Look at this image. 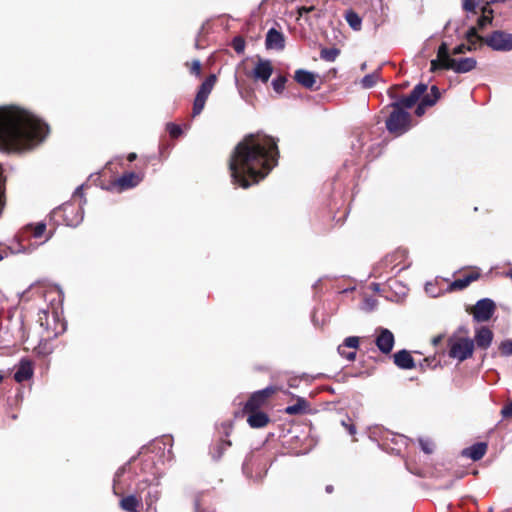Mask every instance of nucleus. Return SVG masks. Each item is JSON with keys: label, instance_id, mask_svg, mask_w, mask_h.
<instances>
[{"label": "nucleus", "instance_id": "nucleus-24", "mask_svg": "<svg viewBox=\"0 0 512 512\" xmlns=\"http://www.w3.org/2000/svg\"><path fill=\"white\" fill-rule=\"evenodd\" d=\"M308 407V402L304 398L298 397L296 403L287 406L284 411L288 415H301L307 411Z\"/></svg>", "mask_w": 512, "mask_h": 512}, {"label": "nucleus", "instance_id": "nucleus-31", "mask_svg": "<svg viewBox=\"0 0 512 512\" xmlns=\"http://www.w3.org/2000/svg\"><path fill=\"white\" fill-rule=\"evenodd\" d=\"M499 351L502 356L508 357L512 355V339H506L499 345Z\"/></svg>", "mask_w": 512, "mask_h": 512}, {"label": "nucleus", "instance_id": "nucleus-56", "mask_svg": "<svg viewBox=\"0 0 512 512\" xmlns=\"http://www.w3.org/2000/svg\"><path fill=\"white\" fill-rule=\"evenodd\" d=\"M373 289L375 291H379V284H373Z\"/></svg>", "mask_w": 512, "mask_h": 512}, {"label": "nucleus", "instance_id": "nucleus-14", "mask_svg": "<svg viewBox=\"0 0 512 512\" xmlns=\"http://www.w3.org/2000/svg\"><path fill=\"white\" fill-rule=\"evenodd\" d=\"M142 176L135 172H127L121 175L115 182L114 185L118 188L119 192L134 188L138 186L142 181Z\"/></svg>", "mask_w": 512, "mask_h": 512}, {"label": "nucleus", "instance_id": "nucleus-21", "mask_svg": "<svg viewBox=\"0 0 512 512\" xmlns=\"http://www.w3.org/2000/svg\"><path fill=\"white\" fill-rule=\"evenodd\" d=\"M294 79L297 83L307 89H312L316 83V75L305 69L296 70Z\"/></svg>", "mask_w": 512, "mask_h": 512}, {"label": "nucleus", "instance_id": "nucleus-23", "mask_svg": "<svg viewBox=\"0 0 512 512\" xmlns=\"http://www.w3.org/2000/svg\"><path fill=\"white\" fill-rule=\"evenodd\" d=\"M140 503V497H137L135 494H130L121 499L120 507L127 512H137Z\"/></svg>", "mask_w": 512, "mask_h": 512}, {"label": "nucleus", "instance_id": "nucleus-39", "mask_svg": "<svg viewBox=\"0 0 512 512\" xmlns=\"http://www.w3.org/2000/svg\"><path fill=\"white\" fill-rule=\"evenodd\" d=\"M500 413L504 419L512 418V400L501 409Z\"/></svg>", "mask_w": 512, "mask_h": 512}, {"label": "nucleus", "instance_id": "nucleus-25", "mask_svg": "<svg viewBox=\"0 0 512 512\" xmlns=\"http://www.w3.org/2000/svg\"><path fill=\"white\" fill-rule=\"evenodd\" d=\"M478 277H479V274H477V273L468 274V275L464 276L463 278L454 280L450 284L449 288H450V290H463L466 287H468L470 285V283L477 280Z\"/></svg>", "mask_w": 512, "mask_h": 512}, {"label": "nucleus", "instance_id": "nucleus-12", "mask_svg": "<svg viewBox=\"0 0 512 512\" xmlns=\"http://www.w3.org/2000/svg\"><path fill=\"white\" fill-rule=\"evenodd\" d=\"M272 73H273V67H272L270 60L259 58L257 63L255 64L254 69L252 70V77L255 80L266 83V82H268Z\"/></svg>", "mask_w": 512, "mask_h": 512}, {"label": "nucleus", "instance_id": "nucleus-45", "mask_svg": "<svg viewBox=\"0 0 512 512\" xmlns=\"http://www.w3.org/2000/svg\"><path fill=\"white\" fill-rule=\"evenodd\" d=\"M341 424H342V426H344L347 429V431L350 435L356 434V427L354 426V424H351V423L349 424V423L345 422L344 420L341 421Z\"/></svg>", "mask_w": 512, "mask_h": 512}, {"label": "nucleus", "instance_id": "nucleus-30", "mask_svg": "<svg viewBox=\"0 0 512 512\" xmlns=\"http://www.w3.org/2000/svg\"><path fill=\"white\" fill-rule=\"evenodd\" d=\"M340 51L337 48H324L321 50L320 56L323 60L333 62L336 60Z\"/></svg>", "mask_w": 512, "mask_h": 512}, {"label": "nucleus", "instance_id": "nucleus-48", "mask_svg": "<svg viewBox=\"0 0 512 512\" xmlns=\"http://www.w3.org/2000/svg\"><path fill=\"white\" fill-rule=\"evenodd\" d=\"M430 94L433 98H435V101L437 102L441 96L440 91L437 86H432L430 89Z\"/></svg>", "mask_w": 512, "mask_h": 512}, {"label": "nucleus", "instance_id": "nucleus-41", "mask_svg": "<svg viewBox=\"0 0 512 512\" xmlns=\"http://www.w3.org/2000/svg\"><path fill=\"white\" fill-rule=\"evenodd\" d=\"M467 41V49L469 52H472V51H475L477 50L478 48V43H484V41H481L480 39H471V40H466Z\"/></svg>", "mask_w": 512, "mask_h": 512}, {"label": "nucleus", "instance_id": "nucleus-44", "mask_svg": "<svg viewBox=\"0 0 512 512\" xmlns=\"http://www.w3.org/2000/svg\"><path fill=\"white\" fill-rule=\"evenodd\" d=\"M468 51L466 44H460L457 45L453 50L452 54L458 55V54H464Z\"/></svg>", "mask_w": 512, "mask_h": 512}, {"label": "nucleus", "instance_id": "nucleus-27", "mask_svg": "<svg viewBox=\"0 0 512 512\" xmlns=\"http://www.w3.org/2000/svg\"><path fill=\"white\" fill-rule=\"evenodd\" d=\"M25 230L32 231L34 238H40L46 231V223L38 222L36 224L29 223L25 226Z\"/></svg>", "mask_w": 512, "mask_h": 512}, {"label": "nucleus", "instance_id": "nucleus-10", "mask_svg": "<svg viewBox=\"0 0 512 512\" xmlns=\"http://www.w3.org/2000/svg\"><path fill=\"white\" fill-rule=\"evenodd\" d=\"M275 392V388L270 386L262 390L254 392L247 400L244 410L245 411H257L262 407L266 400Z\"/></svg>", "mask_w": 512, "mask_h": 512}, {"label": "nucleus", "instance_id": "nucleus-4", "mask_svg": "<svg viewBox=\"0 0 512 512\" xmlns=\"http://www.w3.org/2000/svg\"><path fill=\"white\" fill-rule=\"evenodd\" d=\"M484 43L494 51H511L512 50V34L496 30L486 36Z\"/></svg>", "mask_w": 512, "mask_h": 512}, {"label": "nucleus", "instance_id": "nucleus-16", "mask_svg": "<svg viewBox=\"0 0 512 512\" xmlns=\"http://www.w3.org/2000/svg\"><path fill=\"white\" fill-rule=\"evenodd\" d=\"M494 334L492 330L486 326L476 328L474 336V345L481 350H487L493 341Z\"/></svg>", "mask_w": 512, "mask_h": 512}, {"label": "nucleus", "instance_id": "nucleus-2", "mask_svg": "<svg viewBox=\"0 0 512 512\" xmlns=\"http://www.w3.org/2000/svg\"><path fill=\"white\" fill-rule=\"evenodd\" d=\"M411 122L412 118L409 112L404 109L393 108L385 124L389 133L401 136L411 129Z\"/></svg>", "mask_w": 512, "mask_h": 512}, {"label": "nucleus", "instance_id": "nucleus-50", "mask_svg": "<svg viewBox=\"0 0 512 512\" xmlns=\"http://www.w3.org/2000/svg\"><path fill=\"white\" fill-rule=\"evenodd\" d=\"M344 358L347 359L348 361H354L356 358V352L350 351V352L346 353V355H344Z\"/></svg>", "mask_w": 512, "mask_h": 512}, {"label": "nucleus", "instance_id": "nucleus-20", "mask_svg": "<svg viewBox=\"0 0 512 512\" xmlns=\"http://www.w3.org/2000/svg\"><path fill=\"white\" fill-rule=\"evenodd\" d=\"M394 363L400 369L405 370L413 369L416 366L413 357L405 349L400 350L394 354Z\"/></svg>", "mask_w": 512, "mask_h": 512}, {"label": "nucleus", "instance_id": "nucleus-8", "mask_svg": "<svg viewBox=\"0 0 512 512\" xmlns=\"http://www.w3.org/2000/svg\"><path fill=\"white\" fill-rule=\"evenodd\" d=\"M427 91V85L424 83L417 84L413 90L407 95L404 96L397 101L393 102L391 104L392 108H411L413 107L418 100L424 95V93Z\"/></svg>", "mask_w": 512, "mask_h": 512}, {"label": "nucleus", "instance_id": "nucleus-33", "mask_svg": "<svg viewBox=\"0 0 512 512\" xmlns=\"http://www.w3.org/2000/svg\"><path fill=\"white\" fill-rule=\"evenodd\" d=\"M286 77L278 76L272 80V87L276 93H282L285 88Z\"/></svg>", "mask_w": 512, "mask_h": 512}, {"label": "nucleus", "instance_id": "nucleus-7", "mask_svg": "<svg viewBox=\"0 0 512 512\" xmlns=\"http://www.w3.org/2000/svg\"><path fill=\"white\" fill-rule=\"evenodd\" d=\"M496 309L494 301L490 298H483L476 302L472 315L475 322H486L491 319Z\"/></svg>", "mask_w": 512, "mask_h": 512}, {"label": "nucleus", "instance_id": "nucleus-9", "mask_svg": "<svg viewBox=\"0 0 512 512\" xmlns=\"http://www.w3.org/2000/svg\"><path fill=\"white\" fill-rule=\"evenodd\" d=\"M136 493L141 502L144 501L148 507H151L160 497L158 485H151L146 480L137 484Z\"/></svg>", "mask_w": 512, "mask_h": 512}, {"label": "nucleus", "instance_id": "nucleus-22", "mask_svg": "<svg viewBox=\"0 0 512 512\" xmlns=\"http://www.w3.org/2000/svg\"><path fill=\"white\" fill-rule=\"evenodd\" d=\"M250 414L247 418V422L250 427L252 428H262L266 426L269 422V416L260 411H248Z\"/></svg>", "mask_w": 512, "mask_h": 512}, {"label": "nucleus", "instance_id": "nucleus-51", "mask_svg": "<svg viewBox=\"0 0 512 512\" xmlns=\"http://www.w3.org/2000/svg\"><path fill=\"white\" fill-rule=\"evenodd\" d=\"M73 196H80L82 198L83 197V186H78L75 189Z\"/></svg>", "mask_w": 512, "mask_h": 512}, {"label": "nucleus", "instance_id": "nucleus-53", "mask_svg": "<svg viewBox=\"0 0 512 512\" xmlns=\"http://www.w3.org/2000/svg\"><path fill=\"white\" fill-rule=\"evenodd\" d=\"M136 157H137V156H136V154H135V153H130V154L128 155V158H127V159H128V161H130V162H131V161H134V160L136 159Z\"/></svg>", "mask_w": 512, "mask_h": 512}, {"label": "nucleus", "instance_id": "nucleus-3", "mask_svg": "<svg viewBox=\"0 0 512 512\" xmlns=\"http://www.w3.org/2000/svg\"><path fill=\"white\" fill-rule=\"evenodd\" d=\"M448 355L462 362L470 358L474 351V341L470 338L450 339L448 342Z\"/></svg>", "mask_w": 512, "mask_h": 512}, {"label": "nucleus", "instance_id": "nucleus-15", "mask_svg": "<svg viewBox=\"0 0 512 512\" xmlns=\"http://www.w3.org/2000/svg\"><path fill=\"white\" fill-rule=\"evenodd\" d=\"M476 65L477 61L472 57L453 59L450 61V64L446 65V70H452L455 73L462 74L472 71L475 69Z\"/></svg>", "mask_w": 512, "mask_h": 512}, {"label": "nucleus", "instance_id": "nucleus-28", "mask_svg": "<svg viewBox=\"0 0 512 512\" xmlns=\"http://www.w3.org/2000/svg\"><path fill=\"white\" fill-rule=\"evenodd\" d=\"M345 18L347 23L353 30L359 31L361 29L362 20L357 13L349 11L347 12Z\"/></svg>", "mask_w": 512, "mask_h": 512}, {"label": "nucleus", "instance_id": "nucleus-32", "mask_svg": "<svg viewBox=\"0 0 512 512\" xmlns=\"http://www.w3.org/2000/svg\"><path fill=\"white\" fill-rule=\"evenodd\" d=\"M377 79H378L377 74H375V73L367 74L362 78L361 84L364 88H372L376 84Z\"/></svg>", "mask_w": 512, "mask_h": 512}, {"label": "nucleus", "instance_id": "nucleus-47", "mask_svg": "<svg viewBox=\"0 0 512 512\" xmlns=\"http://www.w3.org/2000/svg\"><path fill=\"white\" fill-rule=\"evenodd\" d=\"M125 472V466L124 467H121L117 470L116 474H115V477H114V486H113V489H114V493L117 494V491H116V481L117 479L123 475Z\"/></svg>", "mask_w": 512, "mask_h": 512}, {"label": "nucleus", "instance_id": "nucleus-18", "mask_svg": "<svg viewBox=\"0 0 512 512\" xmlns=\"http://www.w3.org/2000/svg\"><path fill=\"white\" fill-rule=\"evenodd\" d=\"M33 376V365L29 359L23 358L20 360L18 368L14 373L16 382L21 383L29 380Z\"/></svg>", "mask_w": 512, "mask_h": 512}, {"label": "nucleus", "instance_id": "nucleus-29", "mask_svg": "<svg viewBox=\"0 0 512 512\" xmlns=\"http://www.w3.org/2000/svg\"><path fill=\"white\" fill-rule=\"evenodd\" d=\"M231 446V442L229 440H222L212 451V457L215 460H218L222 457L224 452L228 447Z\"/></svg>", "mask_w": 512, "mask_h": 512}, {"label": "nucleus", "instance_id": "nucleus-37", "mask_svg": "<svg viewBox=\"0 0 512 512\" xmlns=\"http://www.w3.org/2000/svg\"><path fill=\"white\" fill-rule=\"evenodd\" d=\"M465 39L466 40H471V39H480L481 41H484L485 37H482L478 34L477 32V28L475 27H470L466 33H465Z\"/></svg>", "mask_w": 512, "mask_h": 512}, {"label": "nucleus", "instance_id": "nucleus-26", "mask_svg": "<svg viewBox=\"0 0 512 512\" xmlns=\"http://www.w3.org/2000/svg\"><path fill=\"white\" fill-rule=\"evenodd\" d=\"M482 11L483 15L479 17L477 21L479 29H484L485 27H487L488 25H492L493 23L492 9L484 7Z\"/></svg>", "mask_w": 512, "mask_h": 512}, {"label": "nucleus", "instance_id": "nucleus-59", "mask_svg": "<svg viewBox=\"0 0 512 512\" xmlns=\"http://www.w3.org/2000/svg\"><path fill=\"white\" fill-rule=\"evenodd\" d=\"M3 381V376L0 374V383Z\"/></svg>", "mask_w": 512, "mask_h": 512}, {"label": "nucleus", "instance_id": "nucleus-11", "mask_svg": "<svg viewBox=\"0 0 512 512\" xmlns=\"http://www.w3.org/2000/svg\"><path fill=\"white\" fill-rule=\"evenodd\" d=\"M453 59L454 58L451 57L447 43L442 42L437 50V58L430 62V71L436 72L438 70H446V65L450 64V61Z\"/></svg>", "mask_w": 512, "mask_h": 512}, {"label": "nucleus", "instance_id": "nucleus-57", "mask_svg": "<svg viewBox=\"0 0 512 512\" xmlns=\"http://www.w3.org/2000/svg\"><path fill=\"white\" fill-rule=\"evenodd\" d=\"M52 235H53L52 232H49L47 237H46V241L49 240L52 237Z\"/></svg>", "mask_w": 512, "mask_h": 512}, {"label": "nucleus", "instance_id": "nucleus-5", "mask_svg": "<svg viewBox=\"0 0 512 512\" xmlns=\"http://www.w3.org/2000/svg\"><path fill=\"white\" fill-rule=\"evenodd\" d=\"M216 82V76L211 74L208 76L205 81L200 85L199 90L196 94L193 103V116L199 115L204 109L206 100L211 93L213 86Z\"/></svg>", "mask_w": 512, "mask_h": 512}, {"label": "nucleus", "instance_id": "nucleus-43", "mask_svg": "<svg viewBox=\"0 0 512 512\" xmlns=\"http://www.w3.org/2000/svg\"><path fill=\"white\" fill-rule=\"evenodd\" d=\"M476 3L473 0H464L463 9L469 12L475 11Z\"/></svg>", "mask_w": 512, "mask_h": 512}, {"label": "nucleus", "instance_id": "nucleus-13", "mask_svg": "<svg viewBox=\"0 0 512 512\" xmlns=\"http://www.w3.org/2000/svg\"><path fill=\"white\" fill-rule=\"evenodd\" d=\"M394 342V335L389 329H379V334L376 337L375 344L383 354H388L392 351Z\"/></svg>", "mask_w": 512, "mask_h": 512}, {"label": "nucleus", "instance_id": "nucleus-55", "mask_svg": "<svg viewBox=\"0 0 512 512\" xmlns=\"http://www.w3.org/2000/svg\"><path fill=\"white\" fill-rule=\"evenodd\" d=\"M440 341H441V337H440V336H438V337H436V338H434V339H433V343H434L435 345H437Z\"/></svg>", "mask_w": 512, "mask_h": 512}, {"label": "nucleus", "instance_id": "nucleus-54", "mask_svg": "<svg viewBox=\"0 0 512 512\" xmlns=\"http://www.w3.org/2000/svg\"><path fill=\"white\" fill-rule=\"evenodd\" d=\"M325 490H326L327 493H331L333 491V486L332 485H327Z\"/></svg>", "mask_w": 512, "mask_h": 512}, {"label": "nucleus", "instance_id": "nucleus-35", "mask_svg": "<svg viewBox=\"0 0 512 512\" xmlns=\"http://www.w3.org/2000/svg\"><path fill=\"white\" fill-rule=\"evenodd\" d=\"M166 129L173 138H177L182 134L181 127L175 123H167Z\"/></svg>", "mask_w": 512, "mask_h": 512}, {"label": "nucleus", "instance_id": "nucleus-60", "mask_svg": "<svg viewBox=\"0 0 512 512\" xmlns=\"http://www.w3.org/2000/svg\"><path fill=\"white\" fill-rule=\"evenodd\" d=\"M2 259H3V257H2V255L0 254V260H2Z\"/></svg>", "mask_w": 512, "mask_h": 512}, {"label": "nucleus", "instance_id": "nucleus-40", "mask_svg": "<svg viewBox=\"0 0 512 512\" xmlns=\"http://www.w3.org/2000/svg\"><path fill=\"white\" fill-rule=\"evenodd\" d=\"M190 72L197 77L200 76L201 73V62L199 60H193L191 63Z\"/></svg>", "mask_w": 512, "mask_h": 512}, {"label": "nucleus", "instance_id": "nucleus-34", "mask_svg": "<svg viewBox=\"0 0 512 512\" xmlns=\"http://www.w3.org/2000/svg\"><path fill=\"white\" fill-rule=\"evenodd\" d=\"M232 46L236 53L241 54L245 49V41L242 37L237 36L233 39Z\"/></svg>", "mask_w": 512, "mask_h": 512}, {"label": "nucleus", "instance_id": "nucleus-17", "mask_svg": "<svg viewBox=\"0 0 512 512\" xmlns=\"http://www.w3.org/2000/svg\"><path fill=\"white\" fill-rule=\"evenodd\" d=\"M265 45L267 49L282 50L285 47L284 35L275 28L269 29L266 34Z\"/></svg>", "mask_w": 512, "mask_h": 512}, {"label": "nucleus", "instance_id": "nucleus-36", "mask_svg": "<svg viewBox=\"0 0 512 512\" xmlns=\"http://www.w3.org/2000/svg\"><path fill=\"white\" fill-rule=\"evenodd\" d=\"M342 345L345 346L346 348L357 349L359 346V338L356 336H349L345 338Z\"/></svg>", "mask_w": 512, "mask_h": 512}, {"label": "nucleus", "instance_id": "nucleus-49", "mask_svg": "<svg viewBox=\"0 0 512 512\" xmlns=\"http://www.w3.org/2000/svg\"><path fill=\"white\" fill-rule=\"evenodd\" d=\"M313 10H314V6H310V7L303 6L298 9V14H299V16L302 17L304 14H308Z\"/></svg>", "mask_w": 512, "mask_h": 512}, {"label": "nucleus", "instance_id": "nucleus-19", "mask_svg": "<svg viewBox=\"0 0 512 512\" xmlns=\"http://www.w3.org/2000/svg\"><path fill=\"white\" fill-rule=\"evenodd\" d=\"M487 451V443L477 442L462 450L461 455L473 461H478L483 458Z\"/></svg>", "mask_w": 512, "mask_h": 512}, {"label": "nucleus", "instance_id": "nucleus-6", "mask_svg": "<svg viewBox=\"0 0 512 512\" xmlns=\"http://www.w3.org/2000/svg\"><path fill=\"white\" fill-rule=\"evenodd\" d=\"M60 210L64 213V222L67 226L76 227L83 221L84 211L82 205L75 207L72 203L67 202L54 209L53 213H57Z\"/></svg>", "mask_w": 512, "mask_h": 512}, {"label": "nucleus", "instance_id": "nucleus-58", "mask_svg": "<svg viewBox=\"0 0 512 512\" xmlns=\"http://www.w3.org/2000/svg\"><path fill=\"white\" fill-rule=\"evenodd\" d=\"M18 252H23V253H25V252H26V248H22V249L18 250Z\"/></svg>", "mask_w": 512, "mask_h": 512}, {"label": "nucleus", "instance_id": "nucleus-42", "mask_svg": "<svg viewBox=\"0 0 512 512\" xmlns=\"http://www.w3.org/2000/svg\"><path fill=\"white\" fill-rule=\"evenodd\" d=\"M421 102L428 107H431L436 104L435 98H433L430 93L424 95L421 99Z\"/></svg>", "mask_w": 512, "mask_h": 512}, {"label": "nucleus", "instance_id": "nucleus-46", "mask_svg": "<svg viewBox=\"0 0 512 512\" xmlns=\"http://www.w3.org/2000/svg\"><path fill=\"white\" fill-rule=\"evenodd\" d=\"M427 107H428V106H426L425 104H423V103L420 101V103L417 105V107H416V109H415V114H416L417 116H422V115L425 113V111H426V108H427Z\"/></svg>", "mask_w": 512, "mask_h": 512}, {"label": "nucleus", "instance_id": "nucleus-38", "mask_svg": "<svg viewBox=\"0 0 512 512\" xmlns=\"http://www.w3.org/2000/svg\"><path fill=\"white\" fill-rule=\"evenodd\" d=\"M419 444H420V447L421 449L426 453V454H430L433 452V443L428 440V439H420L419 440Z\"/></svg>", "mask_w": 512, "mask_h": 512}, {"label": "nucleus", "instance_id": "nucleus-1", "mask_svg": "<svg viewBox=\"0 0 512 512\" xmlns=\"http://www.w3.org/2000/svg\"><path fill=\"white\" fill-rule=\"evenodd\" d=\"M278 146L268 135L249 134L234 148L229 159L232 182L248 188L264 179L278 163Z\"/></svg>", "mask_w": 512, "mask_h": 512}, {"label": "nucleus", "instance_id": "nucleus-52", "mask_svg": "<svg viewBox=\"0 0 512 512\" xmlns=\"http://www.w3.org/2000/svg\"><path fill=\"white\" fill-rule=\"evenodd\" d=\"M345 346L343 345H339L337 350H338V353L344 358V355H346V350H345Z\"/></svg>", "mask_w": 512, "mask_h": 512}]
</instances>
